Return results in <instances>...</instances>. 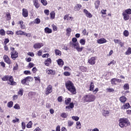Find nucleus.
I'll list each match as a JSON object with an SVG mask.
<instances>
[{
  "instance_id": "aec40b11",
  "label": "nucleus",
  "mask_w": 131,
  "mask_h": 131,
  "mask_svg": "<svg viewBox=\"0 0 131 131\" xmlns=\"http://www.w3.org/2000/svg\"><path fill=\"white\" fill-rule=\"evenodd\" d=\"M52 63V59L51 58H48L45 61V64L46 66H50V64Z\"/></svg>"
},
{
  "instance_id": "c85d7f7f",
  "label": "nucleus",
  "mask_w": 131,
  "mask_h": 131,
  "mask_svg": "<svg viewBox=\"0 0 131 131\" xmlns=\"http://www.w3.org/2000/svg\"><path fill=\"white\" fill-rule=\"evenodd\" d=\"M55 54L56 56H61L62 55L61 51L58 49L55 50Z\"/></svg>"
},
{
  "instance_id": "6ab92c4d",
  "label": "nucleus",
  "mask_w": 131,
  "mask_h": 131,
  "mask_svg": "<svg viewBox=\"0 0 131 131\" xmlns=\"http://www.w3.org/2000/svg\"><path fill=\"white\" fill-rule=\"evenodd\" d=\"M34 6L36 8V9H38L40 7L39 3H38V0H34L33 1Z\"/></svg>"
},
{
  "instance_id": "13d9d810",
  "label": "nucleus",
  "mask_w": 131,
  "mask_h": 131,
  "mask_svg": "<svg viewBox=\"0 0 131 131\" xmlns=\"http://www.w3.org/2000/svg\"><path fill=\"white\" fill-rule=\"evenodd\" d=\"M102 114H103V116H106V115H107V114H109V111H103V112H102Z\"/></svg>"
},
{
  "instance_id": "a211bd4d",
  "label": "nucleus",
  "mask_w": 131,
  "mask_h": 131,
  "mask_svg": "<svg viewBox=\"0 0 131 131\" xmlns=\"http://www.w3.org/2000/svg\"><path fill=\"white\" fill-rule=\"evenodd\" d=\"M94 5H95V9L98 10V9H99V7H100V5H101L100 0L96 1L95 2Z\"/></svg>"
},
{
  "instance_id": "f03ea898",
  "label": "nucleus",
  "mask_w": 131,
  "mask_h": 131,
  "mask_svg": "<svg viewBox=\"0 0 131 131\" xmlns=\"http://www.w3.org/2000/svg\"><path fill=\"white\" fill-rule=\"evenodd\" d=\"M119 125L120 127H126L130 125V122L128 121L127 118H122L119 120Z\"/></svg>"
},
{
  "instance_id": "e433bc0d",
  "label": "nucleus",
  "mask_w": 131,
  "mask_h": 131,
  "mask_svg": "<svg viewBox=\"0 0 131 131\" xmlns=\"http://www.w3.org/2000/svg\"><path fill=\"white\" fill-rule=\"evenodd\" d=\"M23 93H24V90H23V89H20L17 94L20 96H23Z\"/></svg>"
},
{
  "instance_id": "de8ad7c7",
  "label": "nucleus",
  "mask_w": 131,
  "mask_h": 131,
  "mask_svg": "<svg viewBox=\"0 0 131 131\" xmlns=\"http://www.w3.org/2000/svg\"><path fill=\"white\" fill-rule=\"evenodd\" d=\"M76 124L77 128H78V129H80V128H81V124H80V122H77Z\"/></svg>"
},
{
  "instance_id": "b1692460",
  "label": "nucleus",
  "mask_w": 131,
  "mask_h": 131,
  "mask_svg": "<svg viewBox=\"0 0 131 131\" xmlns=\"http://www.w3.org/2000/svg\"><path fill=\"white\" fill-rule=\"evenodd\" d=\"M57 62L59 66H63V65H64V61H63V60L61 59H59L57 60Z\"/></svg>"
},
{
  "instance_id": "423d86ee",
  "label": "nucleus",
  "mask_w": 131,
  "mask_h": 131,
  "mask_svg": "<svg viewBox=\"0 0 131 131\" xmlns=\"http://www.w3.org/2000/svg\"><path fill=\"white\" fill-rule=\"evenodd\" d=\"M52 92H53V86L49 85L46 89L45 94L48 96V95H50Z\"/></svg>"
},
{
  "instance_id": "72a5a7b5",
  "label": "nucleus",
  "mask_w": 131,
  "mask_h": 131,
  "mask_svg": "<svg viewBox=\"0 0 131 131\" xmlns=\"http://www.w3.org/2000/svg\"><path fill=\"white\" fill-rule=\"evenodd\" d=\"M80 69L82 72H86L88 69L83 66L80 67Z\"/></svg>"
},
{
  "instance_id": "79ce46f5",
  "label": "nucleus",
  "mask_w": 131,
  "mask_h": 131,
  "mask_svg": "<svg viewBox=\"0 0 131 131\" xmlns=\"http://www.w3.org/2000/svg\"><path fill=\"white\" fill-rule=\"evenodd\" d=\"M13 101H10L7 103V106L9 108H12L13 107Z\"/></svg>"
},
{
  "instance_id": "052dcab7",
  "label": "nucleus",
  "mask_w": 131,
  "mask_h": 131,
  "mask_svg": "<svg viewBox=\"0 0 131 131\" xmlns=\"http://www.w3.org/2000/svg\"><path fill=\"white\" fill-rule=\"evenodd\" d=\"M34 23H36V24H39L40 23V19H39V18H36Z\"/></svg>"
},
{
  "instance_id": "7c9ffc66",
  "label": "nucleus",
  "mask_w": 131,
  "mask_h": 131,
  "mask_svg": "<svg viewBox=\"0 0 131 131\" xmlns=\"http://www.w3.org/2000/svg\"><path fill=\"white\" fill-rule=\"evenodd\" d=\"M71 102V98H69L65 100L64 104H66V105H69Z\"/></svg>"
},
{
  "instance_id": "864d4df0",
  "label": "nucleus",
  "mask_w": 131,
  "mask_h": 131,
  "mask_svg": "<svg viewBox=\"0 0 131 131\" xmlns=\"http://www.w3.org/2000/svg\"><path fill=\"white\" fill-rule=\"evenodd\" d=\"M129 34V33L128 32V31L125 30L123 32V35L124 36L127 37Z\"/></svg>"
},
{
  "instance_id": "6e6552de",
  "label": "nucleus",
  "mask_w": 131,
  "mask_h": 131,
  "mask_svg": "<svg viewBox=\"0 0 131 131\" xmlns=\"http://www.w3.org/2000/svg\"><path fill=\"white\" fill-rule=\"evenodd\" d=\"M3 59L5 62H6V63H7V64H9V65L12 63V61H11V60H10V58H9V56H8V55H5L3 57Z\"/></svg>"
},
{
  "instance_id": "f257e3e1",
  "label": "nucleus",
  "mask_w": 131,
  "mask_h": 131,
  "mask_svg": "<svg viewBox=\"0 0 131 131\" xmlns=\"http://www.w3.org/2000/svg\"><path fill=\"white\" fill-rule=\"evenodd\" d=\"M66 86L72 94H73V95H75L76 94V89H75V86H74V84L71 81H68L66 83Z\"/></svg>"
},
{
  "instance_id": "393cba45",
  "label": "nucleus",
  "mask_w": 131,
  "mask_h": 131,
  "mask_svg": "<svg viewBox=\"0 0 131 131\" xmlns=\"http://www.w3.org/2000/svg\"><path fill=\"white\" fill-rule=\"evenodd\" d=\"M126 97H124V96H121L120 98V102H121V103H125V102H126Z\"/></svg>"
},
{
  "instance_id": "09e8293b",
  "label": "nucleus",
  "mask_w": 131,
  "mask_h": 131,
  "mask_svg": "<svg viewBox=\"0 0 131 131\" xmlns=\"http://www.w3.org/2000/svg\"><path fill=\"white\" fill-rule=\"evenodd\" d=\"M0 34H1V35H3V36L6 35V32L5 31V30H4L3 29H1L0 30Z\"/></svg>"
},
{
  "instance_id": "7ed1b4c3",
  "label": "nucleus",
  "mask_w": 131,
  "mask_h": 131,
  "mask_svg": "<svg viewBox=\"0 0 131 131\" xmlns=\"http://www.w3.org/2000/svg\"><path fill=\"white\" fill-rule=\"evenodd\" d=\"M82 100L84 103H86L88 102H94L96 100V96L94 95L89 94L85 95L83 98Z\"/></svg>"
},
{
  "instance_id": "a19ab883",
  "label": "nucleus",
  "mask_w": 131,
  "mask_h": 131,
  "mask_svg": "<svg viewBox=\"0 0 131 131\" xmlns=\"http://www.w3.org/2000/svg\"><path fill=\"white\" fill-rule=\"evenodd\" d=\"M80 43L82 46H84V45H85V39H81L80 40Z\"/></svg>"
},
{
  "instance_id": "0e129e2a",
  "label": "nucleus",
  "mask_w": 131,
  "mask_h": 131,
  "mask_svg": "<svg viewBox=\"0 0 131 131\" xmlns=\"http://www.w3.org/2000/svg\"><path fill=\"white\" fill-rule=\"evenodd\" d=\"M6 16L7 20H9L11 19V14L10 13H7Z\"/></svg>"
},
{
  "instance_id": "4d7b16f0",
  "label": "nucleus",
  "mask_w": 131,
  "mask_h": 131,
  "mask_svg": "<svg viewBox=\"0 0 131 131\" xmlns=\"http://www.w3.org/2000/svg\"><path fill=\"white\" fill-rule=\"evenodd\" d=\"M63 74L65 75V76H70V75H71V73H70L69 72H64Z\"/></svg>"
},
{
  "instance_id": "3c124183",
  "label": "nucleus",
  "mask_w": 131,
  "mask_h": 131,
  "mask_svg": "<svg viewBox=\"0 0 131 131\" xmlns=\"http://www.w3.org/2000/svg\"><path fill=\"white\" fill-rule=\"evenodd\" d=\"M15 119L12 120L13 123H16V122H20V120L16 117L15 118Z\"/></svg>"
},
{
  "instance_id": "680f3d73",
  "label": "nucleus",
  "mask_w": 131,
  "mask_h": 131,
  "mask_svg": "<svg viewBox=\"0 0 131 131\" xmlns=\"http://www.w3.org/2000/svg\"><path fill=\"white\" fill-rule=\"evenodd\" d=\"M18 68H19V66H18V63H16L15 66L13 68V70L14 71L18 70Z\"/></svg>"
},
{
  "instance_id": "2eb2a0df",
  "label": "nucleus",
  "mask_w": 131,
  "mask_h": 131,
  "mask_svg": "<svg viewBox=\"0 0 131 131\" xmlns=\"http://www.w3.org/2000/svg\"><path fill=\"white\" fill-rule=\"evenodd\" d=\"M128 108H130V105H129V103H126L125 105L121 106V109L124 110V109H128Z\"/></svg>"
},
{
  "instance_id": "338daca9",
  "label": "nucleus",
  "mask_w": 131,
  "mask_h": 131,
  "mask_svg": "<svg viewBox=\"0 0 131 131\" xmlns=\"http://www.w3.org/2000/svg\"><path fill=\"white\" fill-rule=\"evenodd\" d=\"M34 66V63H32V62H30L29 63V68H32V67H33Z\"/></svg>"
},
{
  "instance_id": "a18cd8bd",
  "label": "nucleus",
  "mask_w": 131,
  "mask_h": 131,
  "mask_svg": "<svg viewBox=\"0 0 131 131\" xmlns=\"http://www.w3.org/2000/svg\"><path fill=\"white\" fill-rule=\"evenodd\" d=\"M73 123H74V122H73V121H71V120L68 121V126H72V125H73Z\"/></svg>"
},
{
  "instance_id": "0eeeda50",
  "label": "nucleus",
  "mask_w": 131,
  "mask_h": 131,
  "mask_svg": "<svg viewBox=\"0 0 131 131\" xmlns=\"http://www.w3.org/2000/svg\"><path fill=\"white\" fill-rule=\"evenodd\" d=\"M74 46H73L72 48H74V49H76V50L77 51V52H82V50H83V47H80L79 46V43H77L74 45Z\"/></svg>"
},
{
  "instance_id": "bb28decb",
  "label": "nucleus",
  "mask_w": 131,
  "mask_h": 131,
  "mask_svg": "<svg viewBox=\"0 0 131 131\" xmlns=\"http://www.w3.org/2000/svg\"><path fill=\"white\" fill-rule=\"evenodd\" d=\"M34 78L35 79V82L36 83H40V78L39 76L34 77Z\"/></svg>"
},
{
  "instance_id": "f3484780",
  "label": "nucleus",
  "mask_w": 131,
  "mask_h": 131,
  "mask_svg": "<svg viewBox=\"0 0 131 131\" xmlns=\"http://www.w3.org/2000/svg\"><path fill=\"white\" fill-rule=\"evenodd\" d=\"M97 42H98V43H99L100 45H101L102 43H105L107 42V40H105V38H102L97 40Z\"/></svg>"
},
{
  "instance_id": "4468645a",
  "label": "nucleus",
  "mask_w": 131,
  "mask_h": 131,
  "mask_svg": "<svg viewBox=\"0 0 131 131\" xmlns=\"http://www.w3.org/2000/svg\"><path fill=\"white\" fill-rule=\"evenodd\" d=\"M35 95H36V93L35 92H29L28 94L29 99H32V98H34V97H35Z\"/></svg>"
},
{
  "instance_id": "a878e982",
  "label": "nucleus",
  "mask_w": 131,
  "mask_h": 131,
  "mask_svg": "<svg viewBox=\"0 0 131 131\" xmlns=\"http://www.w3.org/2000/svg\"><path fill=\"white\" fill-rule=\"evenodd\" d=\"M69 114L67 113H62L60 115L61 117L62 118H67L68 117Z\"/></svg>"
},
{
  "instance_id": "bf43d9fd",
  "label": "nucleus",
  "mask_w": 131,
  "mask_h": 131,
  "mask_svg": "<svg viewBox=\"0 0 131 131\" xmlns=\"http://www.w3.org/2000/svg\"><path fill=\"white\" fill-rule=\"evenodd\" d=\"M112 84H116V78H113L111 80Z\"/></svg>"
},
{
  "instance_id": "20e7f679",
  "label": "nucleus",
  "mask_w": 131,
  "mask_h": 131,
  "mask_svg": "<svg viewBox=\"0 0 131 131\" xmlns=\"http://www.w3.org/2000/svg\"><path fill=\"white\" fill-rule=\"evenodd\" d=\"M32 80H33L32 77L28 76L21 80V83L24 85H29V82L32 81Z\"/></svg>"
},
{
  "instance_id": "c03bdc74",
  "label": "nucleus",
  "mask_w": 131,
  "mask_h": 131,
  "mask_svg": "<svg viewBox=\"0 0 131 131\" xmlns=\"http://www.w3.org/2000/svg\"><path fill=\"white\" fill-rule=\"evenodd\" d=\"M106 91L107 93H113V92H114V89L112 88H107Z\"/></svg>"
},
{
  "instance_id": "9b49d317",
  "label": "nucleus",
  "mask_w": 131,
  "mask_h": 131,
  "mask_svg": "<svg viewBox=\"0 0 131 131\" xmlns=\"http://www.w3.org/2000/svg\"><path fill=\"white\" fill-rule=\"evenodd\" d=\"M89 63H90L91 65H95L96 63V58L95 57H91L89 60Z\"/></svg>"
},
{
  "instance_id": "ea45409f",
  "label": "nucleus",
  "mask_w": 131,
  "mask_h": 131,
  "mask_svg": "<svg viewBox=\"0 0 131 131\" xmlns=\"http://www.w3.org/2000/svg\"><path fill=\"white\" fill-rule=\"evenodd\" d=\"M131 54V48L129 47L125 52V55H130Z\"/></svg>"
},
{
  "instance_id": "f8f14e48",
  "label": "nucleus",
  "mask_w": 131,
  "mask_h": 131,
  "mask_svg": "<svg viewBox=\"0 0 131 131\" xmlns=\"http://www.w3.org/2000/svg\"><path fill=\"white\" fill-rule=\"evenodd\" d=\"M41 47H43V44L42 43H36L33 46V48H34L35 49H40Z\"/></svg>"
},
{
  "instance_id": "5701e85b",
  "label": "nucleus",
  "mask_w": 131,
  "mask_h": 131,
  "mask_svg": "<svg viewBox=\"0 0 131 131\" xmlns=\"http://www.w3.org/2000/svg\"><path fill=\"white\" fill-rule=\"evenodd\" d=\"M82 6L80 4H77L75 7H74V10L75 11H79L80 9H81V7Z\"/></svg>"
},
{
  "instance_id": "603ef678",
  "label": "nucleus",
  "mask_w": 131,
  "mask_h": 131,
  "mask_svg": "<svg viewBox=\"0 0 131 131\" xmlns=\"http://www.w3.org/2000/svg\"><path fill=\"white\" fill-rule=\"evenodd\" d=\"M72 118L73 120H75V121H78L79 120V117L78 116H72Z\"/></svg>"
},
{
  "instance_id": "cd10ccee",
  "label": "nucleus",
  "mask_w": 131,
  "mask_h": 131,
  "mask_svg": "<svg viewBox=\"0 0 131 131\" xmlns=\"http://www.w3.org/2000/svg\"><path fill=\"white\" fill-rule=\"evenodd\" d=\"M45 33H52V29L49 28L48 27H46L45 29Z\"/></svg>"
},
{
  "instance_id": "69168bd1",
  "label": "nucleus",
  "mask_w": 131,
  "mask_h": 131,
  "mask_svg": "<svg viewBox=\"0 0 131 131\" xmlns=\"http://www.w3.org/2000/svg\"><path fill=\"white\" fill-rule=\"evenodd\" d=\"M21 126H22L23 129H24L26 127V124H25V122H23L21 123Z\"/></svg>"
},
{
  "instance_id": "37998d69",
  "label": "nucleus",
  "mask_w": 131,
  "mask_h": 131,
  "mask_svg": "<svg viewBox=\"0 0 131 131\" xmlns=\"http://www.w3.org/2000/svg\"><path fill=\"white\" fill-rule=\"evenodd\" d=\"M13 108H14V109H16L17 110H19V109H20V105H19L18 103H16L13 106Z\"/></svg>"
},
{
  "instance_id": "58836bf2",
  "label": "nucleus",
  "mask_w": 131,
  "mask_h": 131,
  "mask_svg": "<svg viewBox=\"0 0 131 131\" xmlns=\"http://www.w3.org/2000/svg\"><path fill=\"white\" fill-rule=\"evenodd\" d=\"M95 88V85L93 82H91V85L90 86V91H94V88Z\"/></svg>"
},
{
  "instance_id": "4c0bfd02",
  "label": "nucleus",
  "mask_w": 131,
  "mask_h": 131,
  "mask_svg": "<svg viewBox=\"0 0 131 131\" xmlns=\"http://www.w3.org/2000/svg\"><path fill=\"white\" fill-rule=\"evenodd\" d=\"M27 127L28 128H31L32 127V122L31 121L27 124Z\"/></svg>"
},
{
  "instance_id": "4be33fe9",
  "label": "nucleus",
  "mask_w": 131,
  "mask_h": 131,
  "mask_svg": "<svg viewBox=\"0 0 131 131\" xmlns=\"http://www.w3.org/2000/svg\"><path fill=\"white\" fill-rule=\"evenodd\" d=\"M122 15L124 17V19L126 21L129 19V15L125 13V12H123Z\"/></svg>"
},
{
  "instance_id": "8fccbe9b",
  "label": "nucleus",
  "mask_w": 131,
  "mask_h": 131,
  "mask_svg": "<svg viewBox=\"0 0 131 131\" xmlns=\"http://www.w3.org/2000/svg\"><path fill=\"white\" fill-rule=\"evenodd\" d=\"M116 64V61H115L114 60L111 61L109 63H108V66H111V65H115Z\"/></svg>"
},
{
  "instance_id": "dca6fc26",
  "label": "nucleus",
  "mask_w": 131,
  "mask_h": 131,
  "mask_svg": "<svg viewBox=\"0 0 131 131\" xmlns=\"http://www.w3.org/2000/svg\"><path fill=\"white\" fill-rule=\"evenodd\" d=\"M23 16L25 18L28 17V11L27 9L24 8L23 9Z\"/></svg>"
},
{
  "instance_id": "473e14b6",
  "label": "nucleus",
  "mask_w": 131,
  "mask_h": 131,
  "mask_svg": "<svg viewBox=\"0 0 131 131\" xmlns=\"http://www.w3.org/2000/svg\"><path fill=\"white\" fill-rule=\"evenodd\" d=\"M55 16H56V13H55V11H52L50 13V18H51V19H54L55 18Z\"/></svg>"
},
{
  "instance_id": "6e6d98bb",
  "label": "nucleus",
  "mask_w": 131,
  "mask_h": 131,
  "mask_svg": "<svg viewBox=\"0 0 131 131\" xmlns=\"http://www.w3.org/2000/svg\"><path fill=\"white\" fill-rule=\"evenodd\" d=\"M6 34L8 35H9V34H11V35H14V32L12 31H7L6 32Z\"/></svg>"
},
{
  "instance_id": "39448f33",
  "label": "nucleus",
  "mask_w": 131,
  "mask_h": 131,
  "mask_svg": "<svg viewBox=\"0 0 131 131\" xmlns=\"http://www.w3.org/2000/svg\"><path fill=\"white\" fill-rule=\"evenodd\" d=\"M8 81L9 82H8V84H10V85H16L17 83L15 81H14V78H13V76H9V77L8 78Z\"/></svg>"
},
{
  "instance_id": "9d476101",
  "label": "nucleus",
  "mask_w": 131,
  "mask_h": 131,
  "mask_svg": "<svg viewBox=\"0 0 131 131\" xmlns=\"http://www.w3.org/2000/svg\"><path fill=\"white\" fill-rule=\"evenodd\" d=\"M77 43H78V42H77V38L74 37L72 38V41H71L70 42V46L73 47L74 46V45H76Z\"/></svg>"
},
{
  "instance_id": "c9c22d12",
  "label": "nucleus",
  "mask_w": 131,
  "mask_h": 131,
  "mask_svg": "<svg viewBox=\"0 0 131 131\" xmlns=\"http://www.w3.org/2000/svg\"><path fill=\"white\" fill-rule=\"evenodd\" d=\"M124 13H125V14H127V15H130V14H131V9H130V8H129L127 10H125L124 11Z\"/></svg>"
},
{
  "instance_id": "ddd939ff",
  "label": "nucleus",
  "mask_w": 131,
  "mask_h": 131,
  "mask_svg": "<svg viewBox=\"0 0 131 131\" xmlns=\"http://www.w3.org/2000/svg\"><path fill=\"white\" fill-rule=\"evenodd\" d=\"M83 12L86 15V17H88V18H92L93 17L92 13L89 12V11L86 10V9H84Z\"/></svg>"
},
{
  "instance_id": "e2e57ef3",
  "label": "nucleus",
  "mask_w": 131,
  "mask_h": 131,
  "mask_svg": "<svg viewBox=\"0 0 131 131\" xmlns=\"http://www.w3.org/2000/svg\"><path fill=\"white\" fill-rule=\"evenodd\" d=\"M44 13H45V14H46V15H47V16H49V15L50 14V10H49L48 9H46L44 10Z\"/></svg>"
},
{
  "instance_id": "2f4dec72",
  "label": "nucleus",
  "mask_w": 131,
  "mask_h": 131,
  "mask_svg": "<svg viewBox=\"0 0 131 131\" xmlns=\"http://www.w3.org/2000/svg\"><path fill=\"white\" fill-rule=\"evenodd\" d=\"M9 77H10V76L6 75L3 77L2 79L3 80V81H8L9 80Z\"/></svg>"
},
{
  "instance_id": "f704fd0d",
  "label": "nucleus",
  "mask_w": 131,
  "mask_h": 131,
  "mask_svg": "<svg viewBox=\"0 0 131 131\" xmlns=\"http://www.w3.org/2000/svg\"><path fill=\"white\" fill-rule=\"evenodd\" d=\"M47 73H48V74H52V75H54V74H55V71H54L52 70H48L47 71Z\"/></svg>"
},
{
  "instance_id": "49530a36",
  "label": "nucleus",
  "mask_w": 131,
  "mask_h": 131,
  "mask_svg": "<svg viewBox=\"0 0 131 131\" xmlns=\"http://www.w3.org/2000/svg\"><path fill=\"white\" fill-rule=\"evenodd\" d=\"M124 90H129V85L128 84L126 83L123 86Z\"/></svg>"
},
{
  "instance_id": "412c9836",
  "label": "nucleus",
  "mask_w": 131,
  "mask_h": 131,
  "mask_svg": "<svg viewBox=\"0 0 131 131\" xmlns=\"http://www.w3.org/2000/svg\"><path fill=\"white\" fill-rule=\"evenodd\" d=\"M71 28H68L67 29H66V35L67 36H70V35H71Z\"/></svg>"
},
{
  "instance_id": "5fc2aeb1",
  "label": "nucleus",
  "mask_w": 131,
  "mask_h": 131,
  "mask_svg": "<svg viewBox=\"0 0 131 131\" xmlns=\"http://www.w3.org/2000/svg\"><path fill=\"white\" fill-rule=\"evenodd\" d=\"M41 3L42 4L43 6H47V5H48V2L45 0H41Z\"/></svg>"
},
{
  "instance_id": "1a4fd4ad",
  "label": "nucleus",
  "mask_w": 131,
  "mask_h": 131,
  "mask_svg": "<svg viewBox=\"0 0 131 131\" xmlns=\"http://www.w3.org/2000/svg\"><path fill=\"white\" fill-rule=\"evenodd\" d=\"M11 57L13 60H16V58L18 57L19 55L18 54V52L15 51L14 52H11Z\"/></svg>"
},
{
  "instance_id": "c756f323",
  "label": "nucleus",
  "mask_w": 131,
  "mask_h": 131,
  "mask_svg": "<svg viewBox=\"0 0 131 131\" xmlns=\"http://www.w3.org/2000/svg\"><path fill=\"white\" fill-rule=\"evenodd\" d=\"M24 34H25V32H24L21 30L16 32V34L17 35H24Z\"/></svg>"
},
{
  "instance_id": "774afa93",
  "label": "nucleus",
  "mask_w": 131,
  "mask_h": 131,
  "mask_svg": "<svg viewBox=\"0 0 131 131\" xmlns=\"http://www.w3.org/2000/svg\"><path fill=\"white\" fill-rule=\"evenodd\" d=\"M33 131H42V130H41V129L37 127Z\"/></svg>"
}]
</instances>
